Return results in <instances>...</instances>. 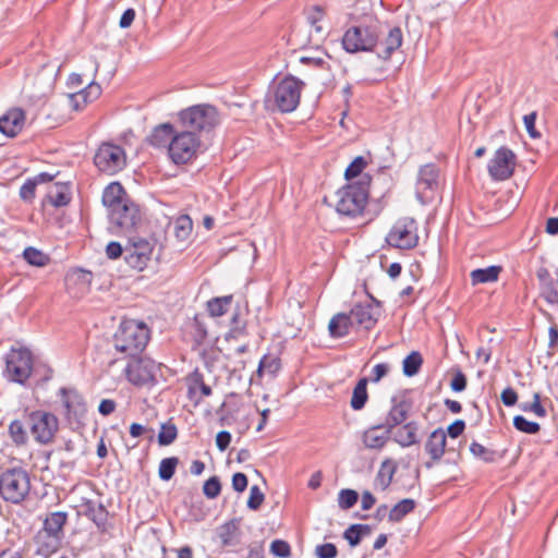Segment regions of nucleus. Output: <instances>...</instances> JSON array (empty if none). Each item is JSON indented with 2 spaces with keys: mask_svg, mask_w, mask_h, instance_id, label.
<instances>
[{
  "mask_svg": "<svg viewBox=\"0 0 558 558\" xmlns=\"http://www.w3.org/2000/svg\"><path fill=\"white\" fill-rule=\"evenodd\" d=\"M515 159V155L510 148H498L488 163L489 175L496 181L509 179L514 171Z\"/></svg>",
  "mask_w": 558,
  "mask_h": 558,
  "instance_id": "nucleus-16",
  "label": "nucleus"
},
{
  "mask_svg": "<svg viewBox=\"0 0 558 558\" xmlns=\"http://www.w3.org/2000/svg\"><path fill=\"white\" fill-rule=\"evenodd\" d=\"M203 493L208 499L217 498L221 493V483L218 476L209 477L203 486Z\"/></svg>",
  "mask_w": 558,
  "mask_h": 558,
  "instance_id": "nucleus-51",
  "label": "nucleus"
},
{
  "mask_svg": "<svg viewBox=\"0 0 558 558\" xmlns=\"http://www.w3.org/2000/svg\"><path fill=\"white\" fill-rule=\"evenodd\" d=\"M423 363L422 355L413 351L403 360V373L411 377L418 373Z\"/></svg>",
  "mask_w": 558,
  "mask_h": 558,
  "instance_id": "nucleus-42",
  "label": "nucleus"
},
{
  "mask_svg": "<svg viewBox=\"0 0 558 558\" xmlns=\"http://www.w3.org/2000/svg\"><path fill=\"white\" fill-rule=\"evenodd\" d=\"M24 418L35 442L46 446L53 441L59 430V418L53 413L44 410L26 411Z\"/></svg>",
  "mask_w": 558,
  "mask_h": 558,
  "instance_id": "nucleus-4",
  "label": "nucleus"
},
{
  "mask_svg": "<svg viewBox=\"0 0 558 558\" xmlns=\"http://www.w3.org/2000/svg\"><path fill=\"white\" fill-rule=\"evenodd\" d=\"M270 553L276 557L288 558L291 556V547L283 539H275L270 545Z\"/></svg>",
  "mask_w": 558,
  "mask_h": 558,
  "instance_id": "nucleus-53",
  "label": "nucleus"
},
{
  "mask_svg": "<svg viewBox=\"0 0 558 558\" xmlns=\"http://www.w3.org/2000/svg\"><path fill=\"white\" fill-rule=\"evenodd\" d=\"M389 371H390L389 364H387V363L376 364L373 367L371 380L373 383H378L383 377H385L388 374Z\"/></svg>",
  "mask_w": 558,
  "mask_h": 558,
  "instance_id": "nucleus-63",
  "label": "nucleus"
},
{
  "mask_svg": "<svg viewBox=\"0 0 558 558\" xmlns=\"http://www.w3.org/2000/svg\"><path fill=\"white\" fill-rule=\"evenodd\" d=\"M521 409L524 412H533L538 417L546 416V410L541 404V395L538 392H535L533 395V401L527 403H522Z\"/></svg>",
  "mask_w": 558,
  "mask_h": 558,
  "instance_id": "nucleus-52",
  "label": "nucleus"
},
{
  "mask_svg": "<svg viewBox=\"0 0 558 558\" xmlns=\"http://www.w3.org/2000/svg\"><path fill=\"white\" fill-rule=\"evenodd\" d=\"M315 554L318 558H336L338 549L332 543H325L316 546Z\"/></svg>",
  "mask_w": 558,
  "mask_h": 558,
  "instance_id": "nucleus-57",
  "label": "nucleus"
},
{
  "mask_svg": "<svg viewBox=\"0 0 558 558\" xmlns=\"http://www.w3.org/2000/svg\"><path fill=\"white\" fill-rule=\"evenodd\" d=\"M125 255L124 247L116 241H111L106 246V255L109 259H117L122 255Z\"/></svg>",
  "mask_w": 558,
  "mask_h": 558,
  "instance_id": "nucleus-60",
  "label": "nucleus"
},
{
  "mask_svg": "<svg viewBox=\"0 0 558 558\" xmlns=\"http://www.w3.org/2000/svg\"><path fill=\"white\" fill-rule=\"evenodd\" d=\"M126 201H131L119 182L110 183L102 193V204L108 208V214L111 209L121 207Z\"/></svg>",
  "mask_w": 558,
  "mask_h": 558,
  "instance_id": "nucleus-22",
  "label": "nucleus"
},
{
  "mask_svg": "<svg viewBox=\"0 0 558 558\" xmlns=\"http://www.w3.org/2000/svg\"><path fill=\"white\" fill-rule=\"evenodd\" d=\"M324 16H325L324 8L320 5H313L308 10L306 19L311 25H315V24L319 23L324 19Z\"/></svg>",
  "mask_w": 558,
  "mask_h": 558,
  "instance_id": "nucleus-61",
  "label": "nucleus"
},
{
  "mask_svg": "<svg viewBox=\"0 0 558 558\" xmlns=\"http://www.w3.org/2000/svg\"><path fill=\"white\" fill-rule=\"evenodd\" d=\"M281 368L280 359L271 355H265L258 365L257 373L264 374L267 373L271 376L276 375V373Z\"/></svg>",
  "mask_w": 558,
  "mask_h": 558,
  "instance_id": "nucleus-45",
  "label": "nucleus"
},
{
  "mask_svg": "<svg viewBox=\"0 0 558 558\" xmlns=\"http://www.w3.org/2000/svg\"><path fill=\"white\" fill-rule=\"evenodd\" d=\"M27 429L25 422L23 423L22 421L14 420L9 425L8 432L12 441L17 446H22L28 440Z\"/></svg>",
  "mask_w": 558,
  "mask_h": 558,
  "instance_id": "nucleus-39",
  "label": "nucleus"
},
{
  "mask_svg": "<svg viewBox=\"0 0 558 558\" xmlns=\"http://www.w3.org/2000/svg\"><path fill=\"white\" fill-rule=\"evenodd\" d=\"M536 117H537L536 112H531L523 117V122H524L526 132L529 133L530 137H532V138L541 137V133L535 128Z\"/></svg>",
  "mask_w": 558,
  "mask_h": 558,
  "instance_id": "nucleus-59",
  "label": "nucleus"
},
{
  "mask_svg": "<svg viewBox=\"0 0 558 558\" xmlns=\"http://www.w3.org/2000/svg\"><path fill=\"white\" fill-rule=\"evenodd\" d=\"M33 373V355L28 349L11 348L5 355L4 376L13 383L24 385Z\"/></svg>",
  "mask_w": 558,
  "mask_h": 558,
  "instance_id": "nucleus-9",
  "label": "nucleus"
},
{
  "mask_svg": "<svg viewBox=\"0 0 558 558\" xmlns=\"http://www.w3.org/2000/svg\"><path fill=\"white\" fill-rule=\"evenodd\" d=\"M359 532H360V530L357 529L356 524L350 525L344 531L343 538L348 541V543L351 547H355L361 543L362 536Z\"/></svg>",
  "mask_w": 558,
  "mask_h": 558,
  "instance_id": "nucleus-58",
  "label": "nucleus"
},
{
  "mask_svg": "<svg viewBox=\"0 0 558 558\" xmlns=\"http://www.w3.org/2000/svg\"><path fill=\"white\" fill-rule=\"evenodd\" d=\"M354 326L350 314L338 313L329 322L328 329L333 338H342L349 333L350 327Z\"/></svg>",
  "mask_w": 558,
  "mask_h": 558,
  "instance_id": "nucleus-28",
  "label": "nucleus"
},
{
  "mask_svg": "<svg viewBox=\"0 0 558 558\" xmlns=\"http://www.w3.org/2000/svg\"><path fill=\"white\" fill-rule=\"evenodd\" d=\"M101 94V87L96 82H90L84 89L73 95V100L82 99L84 104L97 99Z\"/></svg>",
  "mask_w": 558,
  "mask_h": 558,
  "instance_id": "nucleus-44",
  "label": "nucleus"
},
{
  "mask_svg": "<svg viewBox=\"0 0 558 558\" xmlns=\"http://www.w3.org/2000/svg\"><path fill=\"white\" fill-rule=\"evenodd\" d=\"M150 339L146 324L134 319L124 320L114 333L113 343L117 351L128 357L141 354Z\"/></svg>",
  "mask_w": 558,
  "mask_h": 558,
  "instance_id": "nucleus-1",
  "label": "nucleus"
},
{
  "mask_svg": "<svg viewBox=\"0 0 558 558\" xmlns=\"http://www.w3.org/2000/svg\"><path fill=\"white\" fill-rule=\"evenodd\" d=\"M386 242L400 250H410L417 245V223L413 218L403 217L396 221L386 236Z\"/></svg>",
  "mask_w": 558,
  "mask_h": 558,
  "instance_id": "nucleus-12",
  "label": "nucleus"
},
{
  "mask_svg": "<svg viewBox=\"0 0 558 558\" xmlns=\"http://www.w3.org/2000/svg\"><path fill=\"white\" fill-rule=\"evenodd\" d=\"M178 436V429L172 423H165L161 425L158 434V442L160 446L171 445Z\"/></svg>",
  "mask_w": 558,
  "mask_h": 558,
  "instance_id": "nucleus-47",
  "label": "nucleus"
},
{
  "mask_svg": "<svg viewBox=\"0 0 558 558\" xmlns=\"http://www.w3.org/2000/svg\"><path fill=\"white\" fill-rule=\"evenodd\" d=\"M417 429L418 426L416 422L405 423L395 433L393 440L402 447H410L417 442Z\"/></svg>",
  "mask_w": 558,
  "mask_h": 558,
  "instance_id": "nucleus-30",
  "label": "nucleus"
},
{
  "mask_svg": "<svg viewBox=\"0 0 558 558\" xmlns=\"http://www.w3.org/2000/svg\"><path fill=\"white\" fill-rule=\"evenodd\" d=\"M500 399L506 407H512L518 401V395L511 387L502 390Z\"/></svg>",
  "mask_w": 558,
  "mask_h": 558,
  "instance_id": "nucleus-64",
  "label": "nucleus"
},
{
  "mask_svg": "<svg viewBox=\"0 0 558 558\" xmlns=\"http://www.w3.org/2000/svg\"><path fill=\"white\" fill-rule=\"evenodd\" d=\"M108 216L111 228L122 233L133 232L142 222L140 207L132 201H126L121 207L111 209Z\"/></svg>",
  "mask_w": 558,
  "mask_h": 558,
  "instance_id": "nucleus-14",
  "label": "nucleus"
},
{
  "mask_svg": "<svg viewBox=\"0 0 558 558\" xmlns=\"http://www.w3.org/2000/svg\"><path fill=\"white\" fill-rule=\"evenodd\" d=\"M385 50L383 53H378L379 57L384 59L390 58L393 51H396L402 45V32L400 27H392L386 39H385Z\"/></svg>",
  "mask_w": 558,
  "mask_h": 558,
  "instance_id": "nucleus-35",
  "label": "nucleus"
},
{
  "mask_svg": "<svg viewBox=\"0 0 558 558\" xmlns=\"http://www.w3.org/2000/svg\"><path fill=\"white\" fill-rule=\"evenodd\" d=\"M447 436L442 428H437L428 436L425 442V451L430 457L432 461L425 463L427 469L434 465V462H438L446 449Z\"/></svg>",
  "mask_w": 558,
  "mask_h": 558,
  "instance_id": "nucleus-19",
  "label": "nucleus"
},
{
  "mask_svg": "<svg viewBox=\"0 0 558 558\" xmlns=\"http://www.w3.org/2000/svg\"><path fill=\"white\" fill-rule=\"evenodd\" d=\"M247 476L244 473L238 472L234 473L232 476V488L238 492L242 493L247 488Z\"/></svg>",
  "mask_w": 558,
  "mask_h": 558,
  "instance_id": "nucleus-62",
  "label": "nucleus"
},
{
  "mask_svg": "<svg viewBox=\"0 0 558 558\" xmlns=\"http://www.w3.org/2000/svg\"><path fill=\"white\" fill-rule=\"evenodd\" d=\"M379 33L377 25H356L350 27L342 37V46L350 53L372 51L377 45Z\"/></svg>",
  "mask_w": 558,
  "mask_h": 558,
  "instance_id": "nucleus-10",
  "label": "nucleus"
},
{
  "mask_svg": "<svg viewBox=\"0 0 558 558\" xmlns=\"http://www.w3.org/2000/svg\"><path fill=\"white\" fill-rule=\"evenodd\" d=\"M24 124L25 112L21 108H11L0 117V132L8 137H15Z\"/></svg>",
  "mask_w": 558,
  "mask_h": 558,
  "instance_id": "nucleus-18",
  "label": "nucleus"
},
{
  "mask_svg": "<svg viewBox=\"0 0 558 558\" xmlns=\"http://www.w3.org/2000/svg\"><path fill=\"white\" fill-rule=\"evenodd\" d=\"M232 301V295L213 298L207 302V311L211 317H220L228 312Z\"/></svg>",
  "mask_w": 558,
  "mask_h": 558,
  "instance_id": "nucleus-36",
  "label": "nucleus"
},
{
  "mask_svg": "<svg viewBox=\"0 0 558 558\" xmlns=\"http://www.w3.org/2000/svg\"><path fill=\"white\" fill-rule=\"evenodd\" d=\"M84 515L92 520L101 532L107 531L109 512L101 502L87 500L83 505Z\"/></svg>",
  "mask_w": 558,
  "mask_h": 558,
  "instance_id": "nucleus-25",
  "label": "nucleus"
},
{
  "mask_svg": "<svg viewBox=\"0 0 558 558\" xmlns=\"http://www.w3.org/2000/svg\"><path fill=\"white\" fill-rule=\"evenodd\" d=\"M66 519L68 515L65 512H52L44 521L41 531L64 537L63 526L66 523Z\"/></svg>",
  "mask_w": 558,
  "mask_h": 558,
  "instance_id": "nucleus-31",
  "label": "nucleus"
},
{
  "mask_svg": "<svg viewBox=\"0 0 558 558\" xmlns=\"http://www.w3.org/2000/svg\"><path fill=\"white\" fill-rule=\"evenodd\" d=\"M37 183L34 179H28L20 189V197L25 202H32L35 197Z\"/></svg>",
  "mask_w": 558,
  "mask_h": 558,
  "instance_id": "nucleus-56",
  "label": "nucleus"
},
{
  "mask_svg": "<svg viewBox=\"0 0 558 558\" xmlns=\"http://www.w3.org/2000/svg\"><path fill=\"white\" fill-rule=\"evenodd\" d=\"M468 385L466 376L462 373L461 369H457L453 373V377L450 381V388L454 392H462L465 390Z\"/></svg>",
  "mask_w": 558,
  "mask_h": 558,
  "instance_id": "nucleus-55",
  "label": "nucleus"
},
{
  "mask_svg": "<svg viewBox=\"0 0 558 558\" xmlns=\"http://www.w3.org/2000/svg\"><path fill=\"white\" fill-rule=\"evenodd\" d=\"M366 165H367V162L364 157L359 156V157L354 158V160L345 169V172H344L345 179L348 181H350L351 179H354L357 177H360V178L363 177L361 173L364 170V168L366 167Z\"/></svg>",
  "mask_w": 558,
  "mask_h": 558,
  "instance_id": "nucleus-50",
  "label": "nucleus"
},
{
  "mask_svg": "<svg viewBox=\"0 0 558 558\" xmlns=\"http://www.w3.org/2000/svg\"><path fill=\"white\" fill-rule=\"evenodd\" d=\"M186 383L187 396L191 400L195 398L197 390L201 391L202 397H209L213 393L211 388L205 384L204 375L197 368L186 377Z\"/></svg>",
  "mask_w": 558,
  "mask_h": 558,
  "instance_id": "nucleus-27",
  "label": "nucleus"
},
{
  "mask_svg": "<svg viewBox=\"0 0 558 558\" xmlns=\"http://www.w3.org/2000/svg\"><path fill=\"white\" fill-rule=\"evenodd\" d=\"M391 432L383 424L367 428L363 434V444L369 449H381L389 440Z\"/></svg>",
  "mask_w": 558,
  "mask_h": 558,
  "instance_id": "nucleus-23",
  "label": "nucleus"
},
{
  "mask_svg": "<svg viewBox=\"0 0 558 558\" xmlns=\"http://www.w3.org/2000/svg\"><path fill=\"white\" fill-rule=\"evenodd\" d=\"M199 148V136L193 131H175L168 154L175 165H185L196 158Z\"/></svg>",
  "mask_w": 558,
  "mask_h": 558,
  "instance_id": "nucleus-8",
  "label": "nucleus"
},
{
  "mask_svg": "<svg viewBox=\"0 0 558 558\" xmlns=\"http://www.w3.org/2000/svg\"><path fill=\"white\" fill-rule=\"evenodd\" d=\"M153 248L154 245L148 240L130 235L124 246V259L130 267L143 270L150 260Z\"/></svg>",
  "mask_w": 558,
  "mask_h": 558,
  "instance_id": "nucleus-15",
  "label": "nucleus"
},
{
  "mask_svg": "<svg viewBox=\"0 0 558 558\" xmlns=\"http://www.w3.org/2000/svg\"><path fill=\"white\" fill-rule=\"evenodd\" d=\"M513 426L519 432H522V433H525L529 435H535L541 429V426L538 423L529 421L522 415H517L513 417Z\"/></svg>",
  "mask_w": 558,
  "mask_h": 558,
  "instance_id": "nucleus-46",
  "label": "nucleus"
},
{
  "mask_svg": "<svg viewBox=\"0 0 558 558\" xmlns=\"http://www.w3.org/2000/svg\"><path fill=\"white\" fill-rule=\"evenodd\" d=\"M357 499H359L357 492H355L353 489L345 488V489H341L339 492L338 504L341 509L348 510V509L352 508L357 502Z\"/></svg>",
  "mask_w": 558,
  "mask_h": 558,
  "instance_id": "nucleus-49",
  "label": "nucleus"
},
{
  "mask_svg": "<svg viewBox=\"0 0 558 558\" xmlns=\"http://www.w3.org/2000/svg\"><path fill=\"white\" fill-rule=\"evenodd\" d=\"M49 203L54 207L66 206L71 201L69 186L65 184H56L47 194Z\"/></svg>",
  "mask_w": 558,
  "mask_h": 558,
  "instance_id": "nucleus-34",
  "label": "nucleus"
},
{
  "mask_svg": "<svg viewBox=\"0 0 558 558\" xmlns=\"http://www.w3.org/2000/svg\"><path fill=\"white\" fill-rule=\"evenodd\" d=\"M371 177L364 174L357 182L347 184L337 192L336 210L348 217L363 214L368 199Z\"/></svg>",
  "mask_w": 558,
  "mask_h": 558,
  "instance_id": "nucleus-3",
  "label": "nucleus"
},
{
  "mask_svg": "<svg viewBox=\"0 0 558 558\" xmlns=\"http://www.w3.org/2000/svg\"><path fill=\"white\" fill-rule=\"evenodd\" d=\"M31 489L28 473L14 468L4 471L0 475V496L12 504H19L25 499Z\"/></svg>",
  "mask_w": 558,
  "mask_h": 558,
  "instance_id": "nucleus-7",
  "label": "nucleus"
},
{
  "mask_svg": "<svg viewBox=\"0 0 558 558\" xmlns=\"http://www.w3.org/2000/svg\"><path fill=\"white\" fill-rule=\"evenodd\" d=\"M180 123L185 131H193L197 134L203 131H210L218 122V112L214 106L196 105L179 113Z\"/></svg>",
  "mask_w": 558,
  "mask_h": 558,
  "instance_id": "nucleus-6",
  "label": "nucleus"
},
{
  "mask_svg": "<svg viewBox=\"0 0 558 558\" xmlns=\"http://www.w3.org/2000/svg\"><path fill=\"white\" fill-rule=\"evenodd\" d=\"M470 451L474 457L483 460L484 462L489 463L496 460V451L488 449L476 441H473L470 445Z\"/></svg>",
  "mask_w": 558,
  "mask_h": 558,
  "instance_id": "nucleus-48",
  "label": "nucleus"
},
{
  "mask_svg": "<svg viewBox=\"0 0 558 558\" xmlns=\"http://www.w3.org/2000/svg\"><path fill=\"white\" fill-rule=\"evenodd\" d=\"M536 277L539 281L541 296L549 304H558V278H554L545 267L537 269Z\"/></svg>",
  "mask_w": 558,
  "mask_h": 558,
  "instance_id": "nucleus-20",
  "label": "nucleus"
},
{
  "mask_svg": "<svg viewBox=\"0 0 558 558\" xmlns=\"http://www.w3.org/2000/svg\"><path fill=\"white\" fill-rule=\"evenodd\" d=\"M304 82L287 75L278 82L265 98V107L283 113L292 112L300 104Z\"/></svg>",
  "mask_w": 558,
  "mask_h": 558,
  "instance_id": "nucleus-2",
  "label": "nucleus"
},
{
  "mask_svg": "<svg viewBox=\"0 0 558 558\" xmlns=\"http://www.w3.org/2000/svg\"><path fill=\"white\" fill-rule=\"evenodd\" d=\"M174 132L175 130L171 123H162L154 128L147 141L154 147L167 148L169 150Z\"/></svg>",
  "mask_w": 558,
  "mask_h": 558,
  "instance_id": "nucleus-26",
  "label": "nucleus"
},
{
  "mask_svg": "<svg viewBox=\"0 0 558 558\" xmlns=\"http://www.w3.org/2000/svg\"><path fill=\"white\" fill-rule=\"evenodd\" d=\"M161 364L153 359L141 354L130 356L124 367L126 379L134 386H154L157 384V375L160 373Z\"/></svg>",
  "mask_w": 558,
  "mask_h": 558,
  "instance_id": "nucleus-5",
  "label": "nucleus"
},
{
  "mask_svg": "<svg viewBox=\"0 0 558 558\" xmlns=\"http://www.w3.org/2000/svg\"><path fill=\"white\" fill-rule=\"evenodd\" d=\"M372 302L355 304L351 311L353 325L363 327L366 330L372 329L380 315V302L371 296Z\"/></svg>",
  "mask_w": 558,
  "mask_h": 558,
  "instance_id": "nucleus-17",
  "label": "nucleus"
},
{
  "mask_svg": "<svg viewBox=\"0 0 558 558\" xmlns=\"http://www.w3.org/2000/svg\"><path fill=\"white\" fill-rule=\"evenodd\" d=\"M193 230V221L187 215L179 216L173 222V232L179 241L189 239Z\"/></svg>",
  "mask_w": 558,
  "mask_h": 558,
  "instance_id": "nucleus-37",
  "label": "nucleus"
},
{
  "mask_svg": "<svg viewBox=\"0 0 558 558\" xmlns=\"http://www.w3.org/2000/svg\"><path fill=\"white\" fill-rule=\"evenodd\" d=\"M179 459L177 457L165 458L160 461L158 475L162 481H170L177 470Z\"/></svg>",
  "mask_w": 558,
  "mask_h": 558,
  "instance_id": "nucleus-43",
  "label": "nucleus"
},
{
  "mask_svg": "<svg viewBox=\"0 0 558 558\" xmlns=\"http://www.w3.org/2000/svg\"><path fill=\"white\" fill-rule=\"evenodd\" d=\"M64 409V417L68 423L76 427L83 425L87 413L86 402L83 396L74 388L62 387L58 391Z\"/></svg>",
  "mask_w": 558,
  "mask_h": 558,
  "instance_id": "nucleus-13",
  "label": "nucleus"
},
{
  "mask_svg": "<svg viewBox=\"0 0 558 558\" xmlns=\"http://www.w3.org/2000/svg\"><path fill=\"white\" fill-rule=\"evenodd\" d=\"M415 508V501L410 498L402 499L389 511V521L399 522Z\"/></svg>",
  "mask_w": 558,
  "mask_h": 558,
  "instance_id": "nucleus-38",
  "label": "nucleus"
},
{
  "mask_svg": "<svg viewBox=\"0 0 558 558\" xmlns=\"http://www.w3.org/2000/svg\"><path fill=\"white\" fill-rule=\"evenodd\" d=\"M438 169L433 163L421 167L417 177V189L422 192L434 190L438 182Z\"/></svg>",
  "mask_w": 558,
  "mask_h": 558,
  "instance_id": "nucleus-29",
  "label": "nucleus"
},
{
  "mask_svg": "<svg viewBox=\"0 0 558 558\" xmlns=\"http://www.w3.org/2000/svg\"><path fill=\"white\" fill-rule=\"evenodd\" d=\"M62 539L63 537L57 534L47 533L40 530L35 537L37 554L48 557L57 553L62 546Z\"/></svg>",
  "mask_w": 558,
  "mask_h": 558,
  "instance_id": "nucleus-24",
  "label": "nucleus"
},
{
  "mask_svg": "<svg viewBox=\"0 0 558 558\" xmlns=\"http://www.w3.org/2000/svg\"><path fill=\"white\" fill-rule=\"evenodd\" d=\"M264 499H265V496L260 492L259 487L257 485H254L250 489V497H248V500H247V507L251 510H257L262 506Z\"/></svg>",
  "mask_w": 558,
  "mask_h": 558,
  "instance_id": "nucleus-54",
  "label": "nucleus"
},
{
  "mask_svg": "<svg viewBox=\"0 0 558 558\" xmlns=\"http://www.w3.org/2000/svg\"><path fill=\"white\" fill-rule=\"evenodd\" d=\"M24 259L32 266L44 267L46 266L50 257L33 246H28L23 252Z\"/></svg>",
  "mask_w": 558,
  "mask_h": 558,
  "instance_id": "nucleus-41",
  "label": "nucleus"
},
{
  "mask_svg": "<svg viewBox=\"0 0 558 558\" xmlns=\"http://www.w3.org/2000/svg\"><path fill=\"white\" fill-rule=\"evenodd\" d=\"M391 402L392 405L383 425L392 433L395 427L401 425L408 418L411 403L404 399L398 400L397 398H392Z\"/></svg>",
  "mask_w": 558,
  "mask_h": 558,
  "instance_id": "nucleus-21",
  "label": "nucleus"
},
{
  "mask_svg": "<svg viewBox=\"0 0 558 558\" xmlns=\"http://www.w3.org/2000/svg\"><path fill=\"white\" fill-rule=\"evenodd\" d=\"M126 163L125 153L119 145L102 143L95 153L94 165L106 174H116Z\"/></svg>",
  "mask_w": 558,
  "mask_h": 558,
  "instance_id": "nucleus-11",
  "label": "nucleus"
},
{
  "mask_svg": "<svg viewBox=\"0 0 558 558\" xmlns=\"http://www.w3.org/2000/svg\"><path fill=\"white\" fill-rule=\"evenodd\" d=\"M395 472L396 465L392 461L387 460L381 463L376 476V483L383 490L391 484Z\"/></svg>",
  "mask_w": 558,
  "mask_h": 558,
  "instance_id": "nucleus-40",
  "label": "nucleus"
},
{
  "mask_svg": "<svg viewBox=\"0 0 558 558\" xmlns=\"http://www.w3.org/2000/svg\"><path fill=\"white\" fill-rule=\"evenodd\" d=\"M367 383H368L367 378H365V377L361 378L353 389L350 404H351V408L355 411L362 410L367 402V399H368Z\"/></svg>",
  "mask_w": 558,
  "mask_h": 558,
  "instance_id": "nucleus-33",
  "label": "nucleus"
},
{
  "mask_svg": "<svg viewBox=\"0 0 558 558\" xmlns=\"http://www.w3.org/2000/svg\"><path fill=\"white\" fill-rule=\"evenodd\" d=\"M500 271V266H489L487 268L474 269L470 274L472 284L476 286L478 283H488L497 281Z\"/></svg>",
  "mask_w": 558,
  "mask_h": 558,
  "instance_id": "nucleus-32",
  "label": "nucleus"
}]
</instances>
